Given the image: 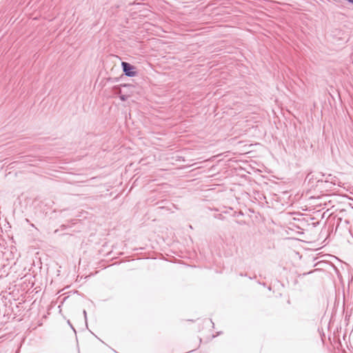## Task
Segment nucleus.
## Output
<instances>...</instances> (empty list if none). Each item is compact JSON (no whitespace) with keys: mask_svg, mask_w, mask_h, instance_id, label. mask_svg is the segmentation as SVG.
I'll list each match as a JSON object with an SVG mask.
<instances>
[{"mask_svg":"<svg viewBox=\"0 0 353 353\" xmlns=\"http://www.w3.org/2000/svg\"><path fill=\"white\" fill-rule=\"evenodd\" d=\"M323 178L318 180V182H325V183L330 185H327V188H332V185H339L340 181L339 179L332 174H323Z\"/></svg>","mask_w":353,"mask_h":353,"instance_id":"f257e3e1","label":"nucleus"},{"mask_svg":"<svg viewBox=\"0 0 353 353\" xmlns=\"http://www.w3.org/2000/svg\"><path fill=\"white\" fill-rule=\"evenodd\" d=\"M121 67L124 74L127 77H133L137 74V72L135 70L136 68L128 62L122 61Z\"/></svg>","mask_w":353,"mask_h":353,"instance_id":"f03ea898","label":"nucleus"},{"mask_svg":"<svg viewBox=\"0 0 353 353\" xmlns=\"http://www.w3.org/2000/svg\"><path fill=\"white\" fill-rule=\"evenodd\" d=\"M119 98L122 101H125L128 99V96L127 95H125V94H121L119 96Z\"/></svg>","mask_w":353,"mask_h":353,"instance_id":"7ed1b4c3","label":"nucleus"},{"mask_svg":"<svg viewBox=\"0 0 353 353\" xmlns=\"http://www.w3.org/2000/svg\"><path fill=\"white\" fill-rule=\"evenodd\" d=\"M83 315H84V318H85V320L86 322L87 321V312L85 310H83Z\"/></svg>","mask_w":353,"mask_h":353,"instance_id":"20e7f679","label":"nucleus"},{"mask_svg":"<svg viewBox=\"0 0 353 353\" xmlns=\"http://www.w3.org/2000/svg\"><path fill=\"white\" fill-rule=\"evenodd\" d=\"M66 228H67V226L65 225H64V224L61 225V228L63 229V230L65 229Z\"/></svg>","mask_w":353,"mask_h":353,"instance_id":"39448f33","label":"nucleus"},{"mask_svg":"<svg viewBox=\"0 0 353 353\" xmlns=\"http://www.w3.org/2000/svg\"><path fill=\"white\" fill-rule=\"evenodd\" d=\"M312 272H307V273H303V276H305V275H306V274H310V273H312Z\"/></svg>","mask_w":353,"mask_h":353,"instance_id":"423d86ee","label":"nucleus"},{"mask_svg":"<svg viewBox=\"0 0 353 353\" xmlns=\"http://www.w3.org/2000/svg\"><path fill=\"white\" fill-rule=\"evenodd\" d=\"M346 1H348L349 3H353V0H346Z\"/></svg>","mask_w":353,"mask_h":353,"instance_id":"0eeeda50","label":"nucleus"},{"mask_svg":"<svg viewBox=\"0 0 353 353\" xmlns=\"http://www.w3.org/2000/svg\"><path fill=\"white\" fill-rule=\"evenodd\" d=\"M68 323H69L70 327H71L74 330V327H72V325H71V323H70V321H68Z\"/></svg>","mask_w":353,"mask_h":353,"instance_id":"6e6552de","label":"nucleus"},{"mask_svg":"<svg viewBox=\"0 0 353 353\" xmlns=\"http://www.w3.org/2000/svg\"><path fill=\"white\" fill-rule=\"evenodd\" d=\"M68 323H69L70 327H71L74 330V327H72V325H71V323H70V321H68Z\"/></svg>","mask_w":353,"mask_h":353,"instance_id":"1a4fd4ad","label":"nucleus"},{"mask_svg":"<svg viewBox=\"0 0 353 353\" xmlns=\"http://www.w3.org/2000/svg\"><path fill=\"white\" fill-rule=\"evenodd\" d=\"M26 162H32L33 161H31V160H29V161H26Z\"/></svg>","mask_w":353,"mask_h":353,"instance_id":"9d476101","label":"nucleus"}]
</instances>
